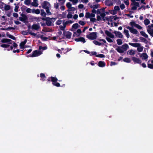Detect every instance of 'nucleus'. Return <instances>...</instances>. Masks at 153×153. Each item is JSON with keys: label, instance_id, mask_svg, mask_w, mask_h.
<instances>
[{"label": "nucleus", "instance_id": "nucleus-28", "mask_svg": "<svg viewBox=\"0 0 153 153\" xmlns=\"http://www.w3.org/2000/svg\"><path fill=\"white\" fill-rule=\"evenodd\" d=\"M142 62L139 59L134 57V63L140 64Z\"/></svg>", "mask_w": 153, "mask_h": 153}, {"label": "nucleus", "instance_id": "nucleus-62", "mask_svg": "<svg viewBox=\"0 0 153 153\" xmlns=\"http://www.w3.org/2000/svg\"><path fill=\"white\" fill-rule=\"evenodd\" d=\"M120 10V8L118 6H115L114 7V10H116V11L117 10Z\"/></svg>", "mask_w": 153, "mask_h": 153}, {"label": "nucleus", "instance_id": "nucleus-54", "mask_svg": "<svg viewBox=\"0 0 153 153\" xmlns=\"http://www.w3.org/2000/svg\"><path fill=\"white\" fill-rule=\"evenodd\" d=\"M54 7L56 9H57L59 7V5L58 3H55L54 4Z\"/></svg>", "mask_w": 153, "mask_h": 153}, {"label": "nucleus", "instance_id": "nucleus-5", "mask_svg": "<svg viewBox=\"0 0 153 153\" xmlns=\"http://www.w3.org/2000/svg\"><path fill=\"white\" fill-rule=\"evenodd\" d=\"M50 78L51 79V81L52 82L53 84V85L57 87H59L60 86V84L56 82L58 80L57 78L55 77H51V78H49L48 79V81H50Z\"/></svg>", "mask_w": 153, "mask_h": 153}, {"label": "nucleus", "instance_id": "nucleus-26", "mask_svg": "<svg viewBox=\"0 0 153 153\" xmlns=\"http://www.w3.org/2000/svg\"><path fill=\"white\" fill-rule=\"evenodd\" d=\"M66 23H65V22L63 23L62 25H60L59 26V27L60 30H64L66 27Z\"/></svg>", "mask_w": 153, "mask_h": 153}, {"label": "nucleus", "instance_id": "nucleus-44", "mask_svg": "<svg viewBox=\"0 0 153 153\" xmlns=\"http://www.w3.org/2000/svg\"><path fill=\"white\" fill-rule=\"evenodd\" d=\"M96 56L97 57H100V58H104L105 57V55L103 54H99L96 55Z\"/></svg>", "mask_w": 153, "mask_h": 153}, {"label": "nucleus", "instance_id": "nucleus-43", "mask_svg": "<svg viewBox=\"0 0 153 153\" xmlns=\"http://www.w3.org/2000/svg\"><path fill=\"white\" fill-rule=\"evenodd\" d=\"M106 39L109 42L112 43L113 42L112 40L110 37H106Z\"/></svg>", "mask_w": 153, "mask_h": 153}, {"label": "nucleus", "instance_id": "nucleus-22", "mask_svg": "<svg viewBox=\"0 0 153 153\" xmlns=\"http://www.w3.org/2000/svg\"><path fill=\"white\" fill-rule=\"evenodd\" d=\"M116 50L120 53H123V50L122 47H118L116 48Z\"/></svg>", "mask_w": 153, "mask_h": 153}, {"label": "nucleus", "instance_id": "nucleus-60", "mask_svg": "<svg viewBox=\"0 0 153 153\" xmlns=\"http://www.w3.org/2000/svg\"><path fill=\"white\" fill-rule=\"evenodd\" d=\"M81 30L80 29H78L76 31V32H75V33H77L78 34L77 35L78 36L81 33Z\"/></svg>", "mask_w": 153, "mask_h": 153}, {"label": "nucleus", "instance_id": "nucleus-14", "mask_svg": "<svg viewBox=\"0 0 153 153\" xmlns=\"http://www.w3.org/2000/svg\"><path fill=\"white\" fill-rule=\"evenodd\" d=\"M12 43L11 44L12 45L11 46H10V48L7 49V50L8 51H10V50H12L13 49V47L16 48L17 46V45L15 42H13V41Z\"/></svg>", "mask_w": 153, "mask_h": 153}, {"label": "nucleus", "instance_id": "nucleus-18", "mask_svg": "<svg viewBox=\"0 0 153 153\" xmlns=\"http://www.w3.org/2000/svg\"><path fill=\"white\" fill-rule=\"evenodd\" d=\"M99 4H91L90 6V7L93 9H97L99 8Z\"/></svg>", "mask_w": 153, "mask_h": 153}, {"label": "nucleus", "instance_id": "nucleus-2", "mask_svg": "<svg viewBox=\"0 0 153 153\" xmlns=\"http://www.w3.org/2000/svg\"><path fill=\"white\" fill-rule=\"evenodd\" d=\"M1 42L2 43H7V44H3L1 45V47L5 48L9 47L10 46V45L12 43V41L11 39H2L1 40Z\"/></svg>", "mask_w": 153, "mask_h": 153}, {"label": "nucleus", "instance_id": "nucleus-6", "mask_svg": "<svg viewBox=\"0 0 153 153\" xmlns=\"http://www.w3.org/2000/svg\"><path fill=\"white\" fill-rule=\"evenodd\" d=\"M126 28L129 30L131 32L133 33H134V22L132 21L130 22L129 25L127 26Z\"/></svg>", "mask_w": 153, "mask_h": 153}, {"label": "nucleus", "instance_id": "nucleus-29", "mask_svg": "<svg viewBox=\"0 0 153 153\" xmlns=\"http://www.w3.org/2000/svg\"><path fill=\"white\" fill-rule=\"evenodd\" d=\"M68 13L67 15V17L68 19H70L72 18L73 17V13H72L71 12H68Z\"/></svg>", "mask_w": 153, "mask_h": 153}, {"label": "nucleus", "instance_id": "nucleus-36", "mask_svg": "<svg viewBox=\"0 0 153 153\" xmlns=\"http://www.w3.org/2000/svg\"><path fill=\"white\" fill-rule=\"evenodd\" d=\"M93 42L94 44H95L96 45L100 46L102 45V44L101 43L99 42L96 40L94 41H93Z\"/></svg>", "mask_w": 153, "mask_h": 153}, {"label": "nucleus", "instance_id": "nucleus-39", "mask_svg": "<svg viewBox=\"0 0 153 153\" xmlns=\"http://www.w3.org/2000/svg\"><path fill=\"white\" fill-rule=\"evenodd\" d=\"M123 61L125 62L128 63H129L131 62V60L130 59L128 58H124L123 59Z\"/></svg>", "mask_w": 153, "mask_h": 153}, {"label": "nucleus", "instance_id": "nucleus-34", "mask_svg": "<svg viewBox=\"0 0 153 153\" xmlns=\"http://www.w3.org/2000/svg\"><path fill=\"white\" fill-rule=\"evenodd\" d=\"M51 9V8H48L47 9H45L46 12V13L48 15H50L52 14V13L50 11V10Z\"/></svg>", "mask_w": 153, "mask_h": 153}, {"label": "nucleus", "instance_id": "nucleus-24", "mask_svg": "<svg viewBox=\"0 0 153 153\" xmlns=\"http://www.w3.org/2000/svg\"><path fill=\"white\" fill-rule=\"evenodd\" d=\"M140 33L141 35L145 37L146 38H148V35L144 31H141L140 32Z\"/></svg>", "mask_w": 153, "mask_h": 153}, {"label": "nucleus", "instance_id": "nucleus-58", "mask_svg": "<svg viewBox=\"0 0 153 153\" xmlns=\"http://www.w3.org/2000/svg\"><path fill=\"white\" fill-rule=\"evenodd\" d=\"M85 17L86 18H90V13L88 12L86 13L85 14Z\"/></svg>", "mask_w": 153, "mask_h": 153}, {"label": "nucleus", "instance_id": "nucleus-20", "mask_svg": "<svg viewBox=\"0 0 153 153\" xmlns=\"http://www.w3.org/2000/svg\"><path fill=\"white\" fill-rule=\"evenodd\" d=\"M148 33L151 36L153 37V28L152 29H147Z\"/></svg>", "mask_w": 153, "mask_h": 153}, {"label": "nucleus", "instance_id": "nucleus-57", "mask_svg": "<svg viewBox=\"0 0 153 153\" xmlns=\"http://www.w3.org/2000/svg\"><path fill=\"white\" fill-rule=\"evenodd\" d=\"M80 42H83V43L85 42V38L83 37H80Z\"/></svg>", "mask_w": 153, "mask_h": 153}, {"label": "nucleus", "instance_id": "nucleus-40", "mask_svg": "<svg viewBox=\"0 0 153 153\" xmlns=\"http://www.w3.org/2000/svg\"><path fill=\"white\" fill-rule=\"evenodd\" d=\"M75 8L73 7H71L67 10L68 12H71V11H74L75 10Z\"/></svg>", "mask_w": 153, "mask_h": 153}, {"label": "nucleus", "instance_id": "nucleus-12", "mask_svg": "<svg viewBox=\"0 0 153 153\" xmlns=\"http://www.w3.org/2000/svg\"><path fill=\"white\" fill-rule=\"evenodd\" d=\"M114 33L115 36L117 37L121 38L123 37V35L122 33L119 31H114Z\"/></svg>", "mask_w": 153, "mask_h": 153}, {"label": "nucleus", "instance_id": "nucleus-10", "mask_svg": "<svg viewBox=\"0 0 153 153\" xmlns=\"http://www.w3.org/2000/svg\"><path fill=\"white\" fill-rule=\"evenodd\" d=\"M105 33L107 36L113 39L114 38L115 36L114 35L111 33L107 30H106L105 31Z\"/></svg>", "mask_w": 153, "mask_h": 153}, {"label": "nucleus", "instance_id": "nucleus-48", "mask_svg": "<svg viewBox=\"0 0 153 153\" xmlns=\"http://www.w3.org/2000/svg\"><path fill=\"white\" fill-rule=\"evenodd\" d=\"M78 26L79 25L78 24L75 23L73 25L72 27L76 29L78 27Z\"/></svg>", "mask_w": 153, "mask_h": 153}, {"label": "nucleus", "instance_id": "nucleus-13", "mask_svg": "<svg viewBox=\"0 0 153 153\" xmlns=\"http://www.w3.org/2000/svg\"><path fill=\"white\" fill-rule=\"evenodd\" d=\"M143 59H146L148 58L147 54L146 53H142L140 56Z\"/></svg>", "mask_w": 153, "mask_h": 153}, {"label": "nucleus", "instance_id": "nucleus-59", "mask_svg": "<svg viewBox=\"0 0 153 153\" xmlns=\"http://www.w3.org/2000/svg\"><path fill=\"white\" fill-rule=\"evenodd\" d=\"M19 8V7L18 6H16L15 7V8L14 9V11L16 12H17L18 11V9Z\"/></svg>", "mask_w": 153, "mask_h": 153}, {"label": "nucleus", "instance_id": "nucleus-41", "mask_svg": "<svg viewBox=\"0 0 153 153\" xmlns=\"http://www.w3.org/2000/svg\"><path fill=\"white\" fill-rule=\"evenodd\" d=\"M143 46H140L137 48V51L139 52H141L143 51Z\"/></svg>", "mask_w": 153, "mask_h": 153}, {"label": "nucleus", "instance_id": "nucleus-42", "mask_svg": "<svg viewBox=\"0 0 153 153\" xmlns=\"http://www.w3.org/2000/svg\"><path fill=\"white\" fill-rule=\"evenodd\" d=\"M47 48L46 46L43 47L41 46H39V50H41L42 49L43 50H45L47 49Z\"/></svg>", "mask_w": 153, "mask_h": 153}, {"label": "nucleus", "instance_id": "nucleus-63", "mask_svg": "<svg viewBox=\"0 0 153 153\" xmlns=\"http://www.w3.org/2000/svg\"><path fill=\"white\" fill-rule=\"evenodd\" d=\"M67 12L65 11L63 12L62 14V16L63 18H65L66 16Z\"/></svg>", "mask_w": 153, "mask_h": 153}, {"label": "nucleus", "instance_id": "nucleus-15", "mask_svg": "<svg viewBox=\"0 0 153 153\" xmlns=\"http://www.w3.org/2000/svg\"><path fill=\"white\" fill-rule=\"evenodd\" d=\"M123 50V52L126 51L129 48L127 44H125L121 46Z\"/></svg>", "mask_w": 153, "mask_h": 153}, {"label": "nucleus", "instance_id": "nucleus-55", "mask_svg": "<svg viewBox=\"0 0 153 153\" xmlns=\"http://www.w3.org/2000/svg\"><path fill=\"white\" fill-rule=\"evenodd\" d=\"M110 13L112 14L115 15L117 13V12L116 10H111L110 12Z\"/></svg>", "mask_w": 153, "mask_h": 153}, {"label": "nucleus", "instance_id": "nucleus-38", "mask_svg": "<svg viewBox=\"0 0 153 153\" xmlns=\"http://www.w3.org/2000/svg\"><path fill=\"white\" fill-rule=\"evenodd\" d=\"M40 76L41 78V80L42 81H43L45 80V76L44 74L41 73L40 74Z\"/></svg>", "mask_w": 153, "mask_h": 153}, {"label": "nucleus", "instance_id": "nucleus-8", "mask_svg": "<svg viewBox=\"0 0 153 153\" xmlns=\"http://www.w3.org/2000/svg\"><path fill=\"white\" fill-rule=\"evenodd\" d=\"M71 33L69 31H66L64 32L63 36L65 38L70 39L71 36Z\"/></svg>", "mask_w": 153, "mask_h": 153}, {"label": "nucleus", "instance_id": "nucleus-51", "mask_svg": "<svg viewBox=\"0 0 153 153\" xmlns=\"http://www.w3.org/2000/svg\"><path fill=\"white\" fill-rule=\"evenodd\" d=\"M62 20H60V19H59L56 21V24L57 25H60L62 23Z\"/></svg>", "mask_w": 153, "mask_h": 153}, {"label": "nucleus", "instance_id": "nucleus-23", "mask_svg": "<svg viewBox=\"0 0 153 153\" xmlns=\"http://www.w3.org/2000/svg\"><path fill=\"white\" fill-rule=\"evenodd\" d=\"M127 53L128 55H133L134 54V51L133 50H129L127 52Z\"/></svg>", "mask_w": 153, "mask_h": 153}, {"label": "nucleus", "instance_id": "nucleus-46", "mask_svg": "<svg viewBox=\"0 0 153 153\" xmlns=\"http://www.w3.org/2000/svg\"><path fill=\"white\" fill-rule=\"evenodd\" d=\"M10 8V6L9 5H6L4 7V10L7 11L9 10Z\"/></svg>", "mask_w": 153, "mask_h": 153}, {"label": "nucleus", "instance_id": "nucleus-45", "mask_svg": "<svg viewBox=\"0 0 153 153\" xmlns=\"http://www.w3.org/2000/svg\"><path fill=\"white\" fill-rule=\"evenodd\" d=\"M70 1L72 2L73 4H76L78 2V0H69Z\"/></svg>", "mask_w": 153, "mask_h": 153}, {"label": "nucleus", "instance_id": "nucleus-52", "mask_svg": "<svg viewBox=\"0 0 153 153\" xmlns=\"http://www.w3.org/2000/svg\"><path fill=\"white\" fill-rule=\"evenodd\" d=\"M141 46L140 44L139 43H134V47H137V48Z\"/></svg>", "mask_w": 153, "mask_h": 153}, {"label": "nucleus", "instance_id": "nucleus-1", "mask_svg": "<svg viewBox=\"0 0 153 153\" xmlns=\"http://www.w3.org/2000/svg\"><path fill=\"white\" fill-rule=\"evenodd\" d=\"M105 8L98 9L97 10V13L98 14H100V16H97V20L98 21H105V14L104 12Z\"/></svg>", "mask_w": 153, "mask_h": 153}, {"label": "nucleus", "instance_id": "nucleus-49", "mask_svg": "<svg viewBox=\"0 0 153 153\" xmlns=\"http://www.w3.org/2000/svg\"><path fill=\"white\" fill-rule=\"evenodd\" d=\"M148 67L150 69H153V64H148Z\"/></svg>", "mask_w": 153, "mask_h": 153}, {"label": "nucleus", "instance_id": "nucleus-33", "mask_svg": "<svg viewBox=\"0 0 153 153\" xmlns=\"http://www.w3.org/2000/svg\"><path fill=\"white\" fill-rule=\"evenodd\" d=\"M41 15L42 16L44 17L46 15V13L44 10H41Z\"/></svg>", "mask_w": 153, "mask_h": 153}, {"label": "nucleus", "instance_id": "nucleus-9", "mask_svg": "<svg viewBox=\"0 0 153 153\" xmlns=\"http://www.w3.org/2000/svg\"><path fill=\"white\" fill-rule=\"evenodd\" d=\"M19 20L25 23L27 22V16L24 14H22L21 16L19 17Z\"/></svg>", "mask_w": 153, "mask_h": 153}, {"label": "nucleus", "instance_id": "nucleus-56", "mask_svg": "<svg viewBox=\"0 0 153 153\" xmlns=\"http://www.w3.org/2000/svg\"><path fill=\"white\" fill-rule=\"evenodd\" d=\"M90 21L93 22H96V19L94 17H91L90 19Z\"/></svg>", "mask_w": 153, "mask_h": 153}, {"label": "nucleus", "instance_id": "nucleus-11", "mask_svg": "<svg viewBox=\"0 0 153 153\" xmlns=\"http://www.w3.org/2000/svg\"><path fill=\"white\" fill-rule=\"evenodd\" d=\"M40 28V27L39 24H34L31 27L32 29L36 30H37Z\"/></svg>", "mask_w": 153, "mask_h": 153}, {"label": "nucleus", "instance_id": "nucleus-50", "mask_svg": "<svg viewBox=\"0 0 153 153\" xmlns=\"http://www.w3.org/2000/svg\"><path fill=\"white\" fill-rule=\"evenodd\" d=\"M152 27H153V24H152L151 25H148L147 27V29H152L153 28H152Z\"/></svg>", "mask_w": 153, "mask_h": 153}, {"label": "nucleus", "instance_id": "nucleus-27", "mask_svg": "<svg viewBox=\"0 0 153 153\" xmlns=\"http://www.w3.org/2000/svg\"><path fill=\"white\" fill-rule=\"evenodd\" d=\"M113 16H110L109 17H105V20L109 22L111 21L113 19Z\"/></svg>", "mask_w": 153, "mask_h": 153}, {"label": "nucleus", "instance_id": "nucleus-47", "mask_svg": "<svg viewBox=\"0 0 153 153\" xmlns=\"http://www.w3.org/2000/svg\"><path fill=\"white\" fill-rule=\"evenodd\" d=\"M140 39L143 42L145 43H146L147 42V40L145 38L143 37H141L140 38Z\"/></svg>", "mask_w": 153, "mask_h": 153}, {"label": "nucleus", "instance_id": "nucleus-31", "mask_svg": "<svg viewBox=\"0 0 153 153\" xmlns=\"http://www.w3.org/2000/svg\"><path fill=\"white\" fill-rule=\"evenodd\" d=\"M134 27L137 28L138 29L140 30L142 28V27L140 25L137 24L134 22Z\"/></svg>", "mask_w": 153, "mask_h": 153}, {"label": "nucleus", "instance_id": "nucleus-19", "mask_svg": "<svg viewBox=\"0 0 153 153\" xmlns=\"http://www.w3.org/2000/svg\"><path fill=\"white\" fill-rule=\"evenodd\" d=\"M98 66L101 67H104L105 66V63L102 61H100L98 62Z\"/></svg>", "mask_w": 153, "mask_h": 153}, {"label": "nucleus", "instance_id": "nucleus-64", "mask_svg": "<svg viewBox=\"0 0 153 153\" xmlns=\"http://www.w3.org/2000/svg\"><path fill=\"white\" fill-rule=\"evenodd\" d=\"M31 9L30 8H27L26 10V12L28 13H31Z\"/></svg>", "mask_w": 153, "mask_h": 153}, {"label": "nucleus", "instance_id": "nucleus-17", "mask_svg": "<svg viewBox=\"0 0 153 153\" xmlns=\"http://www.w3.org/2000/svg\"><path fill=\"white\" fill-rule=\"evenodd\" d=\"M27 42V40L25 39L24 41L21 42L20 44V48L23 49L24 48V46Z\"/></svg>", "mask_w": 153, "mask_h": 153}, {"label": "nucleus", "instance_id": "nucleus-21", "mask_svg": "<svg viewBox=\"0 0 153 153\" xmlns=\"http://www.w3.org/2000/svg\"><path fill=\"white\" fill-rule=\"evenodd\" d=\"M46 24L48 26H51L53 24L52 21L47 19L46 20Z\"/></svg>", "mask_w": 153, "mask_h": 153}, {"label": "nucleus", "instance_id": "nucleus-16", "mask_svg": "<svg viewBox=\"0 0 153 153\" xmlns=\"http://www.w3.org/2000/svg\"><path fill=\"white\" fill-rule=\"evenodd\" d=\"M33 1L31 3L32 5L34 7H37L38 5V0H33Z\"/></svg>", "mask_w": 153, "mask_h": 153}, {"label": "nucleus", "instance_id": "nucleus-37", "mask_svg": "<svg viewBox=\"0 0 153 153\" xmlns=\"http://www.w3.org/2000/svg\"><path fill=\"white\" fill-rule=\"evenodd\" d=\"M117 42L118 45H121L123 44L122 40L121 39H118L117 40Z\"/></svg>", "mask_w": 153, "mask_h": 153}, {"label": "nucleus", "instance_id": "nucleus-25", "mask_svg": "<svg viewBox=\"0 0 153 153\" xmlns=\"http://www.w3.org/2000/svg\"><path fill=\"white\" fill-rule=\"evenodd\" d=\"M124 33L125 34L127 37L129 38V37L130 35L128 33V30L124 29Z\"/></svg>", "mask_w": 153, "mask_h": 153}, {"label": "nucleus", "instance_id": "nucleus-4", "mask_svg": "<svg viewBox=\"0 0 153 153\" xmlns=\"http://www.w3.org/2000/svg\"><path fill=\"white\" fill-rule=\"evenodd\" d=\"M97 33L96 32H92L89 35H86V37L88 39L91 40H94L96 39Z\"/></svg>", "mask_w": 153, "mask_h": 153}, {"label": "nucleus", "instance_id": "nucleus-7", "mask_svg": "<svg viewBox=\"0 0 153 153\" xmlns=\"http://www.w3.org/2000/svg\"><path fill=\"white\" fill-rule=\"evenodd\" d=\"M42 51L40 50H36L34 51L32 54V57L38 56L42 54Z\"/></svg>", "mask_w": 153, "mask_h": 153}, {"label": "nucleus", "instance_id": "nucleus-53", "mask_svg": "<svg viewBox=\"0 0 153 153\" xmlns=\"http://www.w3.org/2000/svg\"><path fill=\"white\" fill-rule=\"evenodd\" d=\"M66 6L68 8V9L71 7V4L69 2H68L66 4Z\"/></svg>", "mask_w": 153, "mask_h": 153}, {"label": "nucleus", "instance_id": "nucleus-3", "mask_svg": "<svg viewBox=\"0 0 153 153\" xmlns=\"http://www.w3.org/2000/svg\"><path fill=\"white\" fill-rule=\"evenodd\" d=\"M41 5L42 8L45 9L51 8V5L47 1H44L42 2Z\"/></svg>", "mask_w": 153, "mask_h": 153}, {"label": "nucleus", "instance_id": "nucleus-30", "mask_svg": "<svg viewBox=\"0 0 153 153\" xmlns=\"http://www.w3.org/2000/svg\"><path fill=\"white\" fill-rule=\"evenodd\" d=\"M7 20L6 16H0V20L2 21H5Z\"/></svg>", "mask_w": 153, "mask_h": 153}, {"label": "nucleus", "instance_id": "nucleus-32", "mask_svg": "<svg viewBox=\"0 0 153 153\" xmlns=\"http://www.w3.org/2000/svg\"><path fill=\"white\" fill-rule=\"evenodd\" d=\"M144 22L145 25H148L150 23V21L149 19H146L144 20Z\"/></svg>", "mask_w": 153, "mask_h": 153}, {"label": "nucleus", "instance_id": "nucleus-35", "mask_svg": "<svg viewBox=\"0 0 153 153\" xmlns=\"http://www.w3.org/2000/svg\"><path fill=\"white\" fill-rule=\"evenodd\" d=\"M31 2V0H25V4L26 5H29Z\"/></svg>", "mask_w": 153, "mask_h": 153}, {"label": "nucleus", "instance_id": "nucleus-61", "mask_svg": "<svg viewBox=\"0 0 153 153\" xmlns=\"http://www.w3.org/2000/svg\"><path fill=\"white\" fill-rule=\"evenodd\" d=\"M134 6L136 7H140V4L139 2L134 1Z\"/></svg>", "mask_w": 153, "mask_h": 153}]
</instances>
